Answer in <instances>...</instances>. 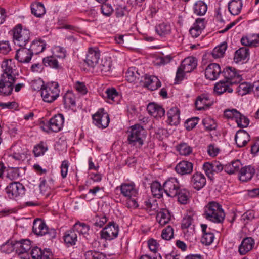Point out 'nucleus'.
<instances>
[{
  "label": "nucleus",
  "instance_id": "nucleus-1",
  "mask_svg": "<svg viewBox=\"0 0 259 259\" xmlns=\"http://www.w3.org/2000/svg\"><path fill=\"white\" fill-rule=\"evenodd\" d=\"M1 66L3 73L0 77V95L7 96L13 92L17 73L13 68L11 60L3 61Z\"/></svg>",
  "mask_w": 259,
  "mask_h": 259
},
{
  "label": "nucleus",
  "instance_id": "nucleus-2",
  "mask_svg": "<svg viewBox=\"0 0 259 259\" xmlns=\"http://www.w3.org/2000/svg\"><path fill=\"white\" fill-rule=\"evenodd\" d=\"M222 74L224 77V79L215 84L214 91L219 95L226 92L232 93L233 89L229 85L239 82L241 80V76L237 73L236 69L232 67H226L222 71Z\"/></svg>",
  "mask_w": 259,
  "mask_h": 259
},
{
  "label": "nucleus",
  "instance_id": "nucleus-3",
  "mask_svg": "<svg viewBox=\"0 0 259 259\" xmlns=\"http://www.w3.org/2000/svg\"><path fill=\"white\" fill-rule=\"evenodd\" d=\"M205 218L215 223H222L224 220L225 214L222 206L215 201L209 202L204 207Z\"/></svg>",
  "mask_w": 259,
  "mask_h": 259
},
{
  "label": "nucleus",
  "instance_id": "nucleus-4",
  "mask_svg": "<svg viewBox=\"0 0 259 259\" xmlns=\"http://www.w3.org/2000/svg\"><path fill=\"white\" fill-rule=\"evenodd\" d=\"M40 89L41 96L45 102L52 103L59 96L60 90L57 82L49 83Z\"/></svg>",
  "mask_w": 259,
  "mask_h": 259
},
{
  "label": "nucleus",
  "instance_id": "nucleus-5",
  "mask_svg": "<svg viewBox=\"0 0 259 259\" xmlns=\"http://www.w3.org/2000/svg\"><path fill=\"white\" fill-rule=\"evenodd\" d=\"M30 32L26 29H23L21 24H18L13 29L14 43L19 47H25L29 41Z\"/></svg>",
  "mask_w": 259,
  "mask_h": 259
},
{
  "label": "nucleus",
  "instance_id": "nucleus-6",
  "mask_svg": "<svg viewBox=\"0 0 259 259\" xmlns=\"http://www.w3.org/2000/svg\"><path fill=\"white\" fill-rule=\"evenodd\" d=\"M64 122V118L63 114H58L52 117L41 126V128L47 133L58 132L62 128Z\"/></svg>",
  "mask_w": 259,
  "mask_h": 259
},
{
  "label": "nucleus",
  "instance_id": "nucleus-7",
  "mask_svg": "<svg viewBox=\"0 0 259 259\" xmlns=\"http://www.w3.org/2000/svg\"><path fill=\"white\" fill-rule=\"evenodd\" d=\"M8 197L10 199H15L22 196L25 192V187L19 182L11 183L5 189Z\"/></svg>",
  "mask_w": 259,
  "mask_h": 259
},
{
  "label": "nucleus",
  "instance_id": "nucleus-8",
  "mask_svg": "<svg viewBox=\"0 0 259 259\" xmlns=\"http://www.w3.org/2000/svg\"><path fill=\"white\" fill-rule=\"evenodd\" d=\"M92 118L95 125L99 128H105L110 122L109 116L103 108L99 109L93 115Z\"/></svg>",
  "mask_w": 259,
  "mask_h": 259
},
{
  "label": "nucleus",
  "instance_id": "nucleus-9",
  "mask_svg": "<svg viewBox=\"0 0 259 259\" xmlns=\"http://www.w3.org/2000/svg\"><path fill=\"white\" fill-rule=\"evenodd\" d=\"M180 188L179 182L175 178H170L163 183L164 191L168 197H176Z\"/></svg>",
  "mask_w": 259,
  "mask_h": 259
},
{
  "label": "nucleus",
  "instance_id": "nucleus-10",
  "mask_svg": "<svg viewBox=\"0 0 259 259\" xmlns=\"http://www.w3.org/2000/svg\"><path fill=\"white\" fill-rule=\"evenodd\" d=\"M203 168L208 178L213 181L214 179V175L222 171L224 167L219 161H215L211 163L205 162Z\"/></svg>",
  "mask_w": 259,
  "mask_h": 259
},
{
  "label": "nucleus",
  "instance_id": "nucleus-11",
  "mask_svg": "<svg viewBox=\"0 0 259 259\" xmlns=\"http://www.w3.org/2000/svg\"><path fill=\"white\" fill-rule=\"evenodd\" d=\"M119 226L114 222L109 224L101 231V236L106 240H111L116 238L118 235Z\"/></svg>",
  "mask_w": 259,
  "mask_h": 259
},
{
  "label": "nucleus",
  "instance_id": "nucleus-12",
  "mask_svg": "<svg viewBox=\"0 0 259 259\" xmlns=\"http://www.w3.org/2000/svg\"><path fill=\"white\" fill-rule=\"evenodd\" d=\"M16 252L22 259H27L28 256L27 252L31 248V242L25 239L15 241Z\"/></svg>",
  "mask_w": 259,
  "mask_h": 259
},
{
  "label": "nucleus",
  "instance_id": "nucleus-13",
  "mask_svg": "<svg viewBox=\"0 0 259 259\" xmlns=\"http://www.w3.org/2000/svg\"><path fill=\"white\" fill-rule=\"evenodd\" d=\"M119 188L121 194L127 198L136 197L138 194V191L136 189L135 185L133 183H122L116 189Z\"/></svg>",
  "mask_w": 259,
  "mask_h": 259
},
{
  "label": "nucleus",
  "instance_id": "nucleus-14",
  "mask_svg": "<svg viewBox=\"0 0 259 259\" xmlns=\"http://www.w3.org/2000/svg\"><path fill=\"white\" fill-rule=\"evenodd\" d=\"M100 56V52L98 49L90 48L87 54L84 62L89 67L94 68L98 64Z\"/></svg>",
  "mask_w": 259,
  "mask_h": 259
},
{
  "label": "nucleus",
  "instance_id": "nucleus-15",
  "mask_svg": "<svg viewBox=\"0 0 259 259\" xmlns=\"http://www.w3.org/2000/svg\"><path fill=\"white\" fill-rule=\"evenodd\" d=\"M222 73L221 67L218 64L211 63L207 66L205 71V76L207 79L216 80Z\"/></svg>",
  "mask_w": 259,
  "mask_h": 259
},
{
  "label": "nucleus",
  "instance_id": "nucleus-16",
  "mask_svg": "<svg viewBox=\"0 0 259 259\" xmlns=\"http://www.w3.org/2000/svg\"><path fill=\"white\" fill-rule=\"evenodd\" d=\"M212 103L213 101L211 100L209 95L202 94L197 98L195 104L198 110H202L208 108Z\"/></svg>",
  "mask_w": 259,
  "mask_h": 259
},
{
  "label": "nucleus",
  "instance_id": "nucleus-17",
  "mask_svg": "<svg viewBox=\"0 0 259 259\" xmlns=\"http://www.w3.org/2000/svg\"><path fill=\"white\" fill-rule=\"evenodd\" d=\"M190 184L195 189L200 190L206 184L205 177L200 172H196L191 177Z\"/></svg>",
  "mask_w": 259,
  "mask_h": 259
},
{
  "label": "nucleus",
  "instance_id": "nucleus-18",
  "mask_svg": "<svg viewBox=\"0 0 259 259\" xmlns=\"http://www.w3.org/2000/svg\"><path fill=\"white\" fill-rule=\"evenodd\" d=\"M32 56L31 51L23 47L17 50L15 58L19 62L25 64L30 62Z\"/></svg>",
  "mask_w": 259,
  "mask_h": 259
},
{
  "label": "nucleus",
  "instance_id": "nucleus-19",
  "mask_svg": "<svg viewBox=\"0 0 259 259\" xmlns=\"http://www.w3.org/2000/svg\"><path fill=\"white\" fill-rule=\"evenodd\" d=\"M193 163L188 161H182L175 167L176 172L181 175H190L193 170Z\"/></svg>",
  "mask_w": 259,
  "mask_h": 259
},
{
  "label": "nucleus",
  "instance_id": "nucleus-20",
  "mask_svg": "<svg viewBox=\"0 0 259 259\" xmlns=\"http://www.w3.org/2000/svg\"><path fill=\"white\" fill-rule=\"evenodd\" d=\"M204 28V19L197 18L196 19L193 26L190 28L189 32L193 37L196 38L201 34Z\"/></svg>",
  "mask_w": 259,
  "mask_h": 259
},
{
  "label": "nucleus",
  "instance_id": "nucleus-21",
  "mask_svg": "<svg viewBox=\"0 0 259 259\" xmlns=\"http://www.w3.org/2000/svg\"><path fill=\"white\" fill-rule=\"evenodd\" d=\"M238 173L240 180L247 182L252 179L255 173V169L251 165L245 166L240 168Z\"/></svg>",
  "mask_w": 259,
  "mask_h": 259
},
{
  "label": "nucleus",
  "instance_id": "nucleus-22",
  "mask_svg": "<svg viewBox=\"0 0 259 259\" xmlns=\"http://www.w3.org/2000/svg\"><path fill=\"white\" fill-rule=\"evenodd\" d=\"M250 140V136L244 130H238L235 136V141L238 147H243Z\"/></svg>",
  "mask_w": 259,
  "mask_h": 259
},
{
  "label": "nucleus",
  "instance_id": "nucleus-23",
  "mask_svg": "<svg viewBox=\"0 0 259 259\" xmlns=\"http://www.w3.org/2000/svg\"><path fill=\"white\" fill-rule=\"evenodd\" d=\"M254 245V241L251 237H246L243 239L239 246L238 252L240 255H245L250 251Z\"/></svg>",
  "mask_w": 259,
  "mask_h": 259
},
{
  "label": "nucleus",
  "instance_id": "nucleus-24",
  "mask_svg": "<svg viewBox=\"0 0 259 259\" xmlns=\"http://www.w3.org/2000/svg\"><path fill=\"white\" fill-rule=\"evenodd\" d=\"M197 65L195 58L190 56L184 59L180 66L186 73H189L194 70Z\"/></svg>",
  "mask_w": 259,
  "mask_h": 259
},
{
  "label": "nucleus",
  "instance_id": "nucleus-25",
  "mask_svg": "<svg viewBox=\"0 0 259 259\" xmlns=\"http://www.w3.org/2000/svg\"><path fill=\"white\" fill-rule=\"evenodd\" d=\"M144 85L151 91H154L161 87V82L155 76L145 74L144 75Z\"/></svg>",
  "mask_w": 259,
  "mask_h": 259
},
{
  "label": "nucleus",
  "instance_id": "nucleus-26",
  "mask_svg": "<svg viewBox=\"0 0 259 259\" xmlns=\"http://www.w3.org/2000/svg\"><path fill=\"white\" fill-rule=\"evenodd\" d=\"M148 113L154 117H161L165 114L164 109L155 103H150L147 107Z\"/></svg>",
  "mask_w": 259,
  "mask_h": 259
},
{
  "label": "nucleus",
  "instance_id": "nucleus-27",
  "mask_svg": "<svg viewBox=\"0 0 259 259\" xmlns=\"http://www.w3.org/2000/svg\"><path fill=\"white\" fill-rule=\"evenodd\" d=\"M115 14L118 21H123V23H130L129 12L125 6H117L115 9Z\"/></svg>",
  "mask_w": 259,
  "mask_h": 259
},
{
  "label": "nucleus",
  "instance_id": "nucleus-28",
  "mask_svg": "<svg viewBox=\"0 0 259 259\" xmlns=\"http://www.w3.org/2000/svg\"><path fill=\"white\" fill-rule=\"evenodd\" d=\"M32 231L37 235L43 236L48 231V227L44 222L38 219L33 222Z\"/></svg>",
  "mask_w": 259,
  "mask_h": 259
},
{
  "label": "nucleus",
  "instance_id": "nucleus-29",
  "mask_svg": "<svg viewBox=\"0 0 259 259\" xmlns=\"http://www.w3.org/2000/svg\"><path fill=\"white\" fill-rule=\"evenodd\" d=\"M46 44L45 42L39 39L38 40H34L32 41L30 46L29 50L32 53V55L38 54L45 50Z\"/></svg>",
  "mask_w": 259,
  "mask_h": 259
},
{
  "label": "nucleus",
  "instance_id": "nucleus-30",
  "mask_svg": "<svg viewBox=\"0 0 259 259\" xmlns=\"http://www.w3.org/2000/svg\"><path fill=\"white\" fill-rule=\"evenodd\" d=\"M11 150L13 153L10 157L17 161L24 160L26 158V153L25 150L22 149L20 146H12Z\"/></svg>",
  "mask_w": 259,
  "mask_h": 259
},
{
  "label": "nucleus",
  "instance_id": "nucleus-31",
  "mask_svg": "<svg viewBox=\"0 0 259 259\" xmlns=\"http://www.w3.org/2000/svg\"><path fill=\"white\" fill-rule=\"evenodd\" d=\"M201 227L203 232V236L201 238V242L206 245H210L213 241L214 235L213 233L207 232V225L206 224H201Z\"/></svg>",
  "mask_w": 259,
  "mask_h": 259
},
{
  "label": "nucleus",
  "instance_id": "nucleus-32",
  "mask_svg": "<svg viewBox=\"0 0 259 259\" xmlns=\"http://www.w3.org/2000/svg\"><path fill=\"white\" fill-rule=\"evenodd\" d=\"M56 56H47L43 58L42 63L46 67L55 69H60L62 68L61 65L59 63Z\"/></svg>",
  "mask_w": 259,
  "mask_h": 259
},
{
  "label": "nucleus",
  "instance_id": "nucleus-33",
  "mask_svg": "<svg viewBox=\"0 0 259 259\" xmlns=\"http://www.w3.org/2000/svg\"><path fill=\"white\" fill-rule=\"evenodd\" d=\"M77 234L73 228L67 231L64 236V240L68 246L75 244L77 241Z\"/></svg>",
  "mask_w": 259,
  "mask_h": 259
},
{
  "label": "nucleus",
  "instance_id": "nucleus-34",
  "mask_svg": "<svg viewBox=\"0 0 259 259\" xmlns=\"http://www.w3.org/2000/svg\"><path fill=\"white\" fill-rule=\"evenodd\" d=\"M171 26L169 24L162 23L155 26L156 33L161 37H166L171 33Z\"/></svg>",
  "mask_w": 259,
  "mask_h": 259
},
{
  "label": "nucleus",
  "instance_id": "nucleus-35",
  "mask_svg": "<svg viewBox=\"0 0 259 259\" xmlns=\"http://www.w3.org/2000/svg\"><path fill=\"white\" fill-rule=\"evenodd\" d=\"M242 5L241 0H232L228 4L229 11L232 15H237L240 13Z\"/></svg>",
  "mask_w": 259,
  "mask_h": 259
},
{
  "label": "nucleus",
  "instance_id": "nucleus-36",
  "mask_svg": "<svg viewBox=\"0 0 259 259\" xmlns=\"http://www.w3.org/2000/svg\"><path fill=\"white\" fill-rule=\"evenodd\" d=\"M31 11L32 14L37 17H41L46 13L45 7L40 2H34L31 5Z\"/></svg>",
  "mask_w": 259,
  "mask_h": 259
},
{
  "label": "nucleus",
  "instance_id": "nucleus-37",
  "mask_svg": "<svg viewBox=\"0 0 259 259\" xmlns=\"http://www.w3.org/2000/svg\"><path fill=\"white\" fill-rule=\"evenodd\" d=\"M249 55L248 49L245 47L241 48L235 52L234 60L236 63L244 61L247 59Z\"/></svg>",
  "mask_w": 259,
  "mask_h": 259
},
{
  "label": "nucleus",
  "instance_id": "nucleus-38",
  "mask_svg": "<svg viewBox=\"0 0 259 259\" xmlns=\"http://www.w3.org/2000/svg\"><path fill=\"white\" fill-rule=\"evenodd\" d=\"M151 191L153 195L157 198H160L163 196L164 191L163 185L157 182H153L151 185Z\"/></svg>",
  "mask_w": 259,
  "mask_h": 259
},
{
  "label": "nucleus",
  "instance_id": "nucleus-39",
  "mask_svg": "<svg viewBox=\"0 0 259 259\" xmlns=\"http://www.w3.org/2000/svg\"><path fill=\"white\" fill-rule=\"evenodd\" d=\"M176 150L179 154L183 156H188L190 155L193 150L192 147L188 143L181 142L176 147Z\"/></svg>",
  "mask_w": 259,
  "mask_h": 259
},
{
  "label": "nucleus",
  "instance_id": "nucleus-40",
  "mask_svg": "<svg viewBox=\"0 0 259 259\" xmlns=\"http://www.w3.org/2000/svg\"><path fill=\"white\" fill-rule=\"evenodd\" d=\"M242 164L239 160L232 161L231 163L224 166L225 171L228 174L231 175L239 172Z\"/></svg>",
  "mask_w": 259,
  "mask_h": 259
},
{
  "label": "nucleus",
  "instance_id": "nucleus-41",
  "mask_svg": "<svg viewBox=\"0 0 259 259\" xmlns=\"http://www.w3.org/2000/svg\"><path fill=\"white\" fill-rule=\"evenodd\" d=\"M111 66V58H105L104 60H102L101 63L98 65L97 69L103 74H105L110 71Z\"/></svg>",
  "mask_w": 259,
  "mask_h": 259
},
{
  "label": "nucleus",
  "instance_id": "nucleus-42",
  "mask_svg": "<svg viewBox=\"0 0 259 259\" xmlns=\"http://www.w3.org/2000/svg\"><path fill=\"white\" fill-rule=\"evenodd\" d=\"M64 105L66 108H71L75 106V97L73 94L67 91L63 96Z\"/></svg>",
  "mask_w": 259,
  "mask_h": 259
},
{
  "label": "nucleus",
  "instance_id": "nucleus-43",
  "mask_svg": "<svg viewBox=\"0 0 259 259\" xmlns=\"http://www.w3.org/2000/svg\"><path fill=\"white\" fill-rule=\"evenodd\" d=\"M178 191L176 196L177 197L178 201L181 204H187L189 200V192L186 189L181 188Z\"/></svg>",
  "mask_w": 259,
  "mask_h": 259
},
{
  "label": "nucleus",
  "instance_id": "nucleus-44",
  "mask_svg": "<svg viewBox=\"0 0 259 259\" xmlns=\"http://www.w3.org/2000/svg\"><path fill=\"white\" fill-rule=\"evenodd\" d=\"M207 10V5L203 1L197 2L194 6V12L197 15H204Z\"/></svg>",
  "mask_w": 259,
  "mask_h": 259
},
{
  "label": "nucleus",
  "instance_id": "nucleus-45",
  "mask_svg": "<svg viewBox=\"0 0 259 259\" xmlns=\"http://www.w3.org/2000/svg\"><path fill=\"white\" fill-rule=\"evenodd\" d=\"M72 228L77 233L85 235L88 234L90 227L85 223L77 222L73 225Z\"/></svg>",
  "mask_w": 259,
  "mask_h": 259
},
{
  "label": "nucleus",
  "instance_id": "nucleus-46",
  "mask_svg": "<svg viewBox=\"0 0 259 259\" xmlns=\"http://www.w3.org/2000/svg\"><path fill=\"white\" fill-rule=\"evenodd\" d=\"M145 132L143 126L139 124H136L131 127L130 134L128 136H130L131 139L133 138V135L142 138Z\"/></svg>",
  "mask_w": 259,
  "mask_h": 259
},
{
  "label": "nucleus",
  "instance_id": "nucleus-47",
  "mask_svg": "<svg viewBox=\"0 0 259 259\" xmlns=\"http://www.w3.org/2000/svg\"><path fill=\"white\" fill-rule=\"evenodd\" d=\"M227 48L226 42H223L218 47H215L212 51V55L214 58L223 57Z\"/></svg>",
  "mask_w": 259,
  "mask_h": 259
},
{
  "label": "nucleus",
  "instance_id": "nucleus-48",
  "mask_svg": "<svg viewBox=\"0 0 259 259\" xmlns=\"http://www.w3.org/2000/svg\"><path fill=\"white\" fill-rule=\"evenodd\" d=\"M170 214L166 209L161 210L158 213V217L160 218L159 223L161 225H164L167 223L170 219Z\"/></svg>",
  "mask_w": 259,
  "mask_h": 259
},
{
  "label": "nucleus",
  "instance_id": "nucleus-49",
  "mask_svg": "<svg viewBox=\"0 0 259 259\" xmlns=\"http://www.w3.org/2000/svg\"><path fill=\"white\" fill-rule=\"evenodd\" d=\"M84 256L85 259H107L105 254L96 251H88Z\"/></svg>",
  "mask_w": 259,
  "mask_h": 259
},
{
  "label": "nucleus",
  "instance_id": "nucleus-50",
  "mask_svg": "<svg viewBox=\"0 0 259 259\" xmlns=\"http://www.w3.org/2000/svg\"><path fill=\"white\" fill-rule=\"evenodd\" d=\"M252 91V84L244 82L239 84L237 92L241 96H244L250 93Z\"/></svg>",
  "mask_w": 259,
  "mask_h": 259
},
{
  "label": "nucleus",
  "instance_id": "nucleus-51",
  "mask_svg": "<svg viewBox=\"0 0 259 259\" xmlns=\"http://www.w3.org/2000/svg\"><path fill=\"white\" fill-rule=\"evenodd\" d=\"M106 97L109 103L115 101V99L118 97V93L115 88H108L105 92Z\"/></svg>",
  "mask_w": 259,
  "mask_h": 259
},
{
  "label": "nucleus",
  "instance_id": "nucleus-52",
  "mask_svg": "<svg viewBox=\"0 0 259 259\" xmlns=\"http://www.w3.org/2000/svg\"><path fill=\"white\" fill-rule=\"evenodd\" d=\"M144 208L149 211H156L158 208V204L154 198H149L144 202Z\"/></svg>",
  "mask_w": 259,
  "mask_h": 259
},
{
  "label": "nucleus",
  "instance_id": "nucleus-53",
  "mask_svg": "<svg viewBox=\"0 0 259 259\" xmlns=\"http://www.w3.org/2000/svg\"><path fill=\"white\" fill-rule=\"evenodd\" d=\"M161 237L164 240H170L174 237V229L170 226H167L162 230Z\"/></svg>",
  "mask_w": 259,
  "mask_h": 259
},
{
  "label": "nucleus",
  "instance_id": "nucleus-54",
  "mask_svg": "<svg viewBox=\"0 0 259 259\" xmlns=\"http://www.w3.org/2000/svg\"><path fill=\"white\" fill-rule=\"evenodd\" d=\"M15 249V242L7 241L1 247L2 252L6 253H10Z\"/></svg>",
  "mask_w": 259,
  "mask_h": 259
},
{
  "label": "nucleus",
  "instance_id": "nucleus-55",
  "mask_svg": "<svg viewBox=\"0 0 259 259\" xmlns=\"http://www.w3.org/2000/svg\"><path fill=\"white\" fill-rule=\"evenodd\" d=\"M48 150L47 146L43 143L41 142L37 146H35L33 149L34 155L36 157L43 155Z\"/></svg>",
  "mask_w": 259,
  "mask_h": 259
},
{
  "label": "nucleus",
  "instance_id": "nucleus-56",
  "mask_svg": "<svg viewBox=\"0 0 259 259\" xmlns=\"http://www.w3.org/2000/svg\"><path fill=\"white\" fill-rule=\"evenodd\" d=\"M202 122L206 130L212 131L217 127L214 120L210 118H206L203 120Z\"/></svg>",
  "mask_w": 259,
  "mask_h": 259
},
{
  "label": "nucleus",
  "instance_id": "nucleus-57",
  "mask_svg": "<svg viewBox=\"0 0 259 259\" xmlns=\"http://www.w3.org/2000/svg\"><path fill=\"white\" fill-rule=\"evenodd\" d=\"M224 115L227 118H234L236 120L237 118L240 116V113L235 109H228L224 111Z\"/></svg>",
  "mask_w": 259,
  "mask_h": 259
},
{
  "label": "nucleus",
  "instance_id": "nucleus-58",
  "mask_svg": "<svg viewBox=\"0 0 259 259\" xmlns=\"http://www.w3.org/2000/svg\"><path fill=\"white\" fill-rule=\"evenodd\" d=\"M236 122L239 127H246L249 124V120L247 118L240 113V116L236 118Z\"/></svg>",
  "mask_w": 259,
  "mask_h": 259
},
{
  "label": "nucleus",
  "instance_id": "nucleus-59",
  "mask_svg": "<svg viewBox=\"0 0 259 259\" xmlns=\"http://www.w3.org/2000/svg\"><path fill=\"white\" fill-rule=\"evenodd\" d=\"M198 117H194L188 119L185 123V126L188 131L192 130L198 123Z\"/></svg>",
  "mask_w": 259,
  "mask_h": 259
},
{
  "label": "nucleus",
  "instance_id": "nucleus-60",
  "mask_svg": "<svg viewBox=\"0 0 259 259\" xmlns=\"http://www.w3.org/2000/svg\"><path fill=\"white\" fill-rule=\"evenodd\" d=\"M101 12L106 16H109L113 12V9L112 6L108 4H103L101 8Z\"/></svg>",
  "mask_w": 259,
  "mask_h": 259
},
{
  "label": "nucleus",
  "instance_id": "nucleus-61",
  "mask_svg": "<svg viewBox=\"0 0 259 259\" xmlns=\"http://www.w3.org/2000/svg\"><path fill=\"white\" fill-rule=\"evenodd\" d=\"M31 254L33 259H42V250L37 246L32 249Z\"/></svg>",
  "mask_w": 259,
  "mask_h": 259
},
{
  "label": "nucleus",
  "instance_id": "nucleus-62",
  "mask_svg": "<svg viewBox=\"0 0 259 259\" xmlns=\"http://www.w3.org/2000/svg\"><path fill=\"white\" fill-rule=\"evenodd\" d=\"M193 219L192 217L190 215H186L185 216L182 222L181 227L182 229H186L189 227L192 222H193Z\"/></svg>",
  "mask_w": 259,
  "mask_h": 259
},
{
  "label": "nucleus",
  "instance_id": "nucleus-63",
  "mask_svg": "<svg viewBox=\"0 0 259 259\" xmlns=\"http://www.w3.org/2000/svg\"><path fill=\"white\" fill-rule=\"evenodd\" d=\"M148 247L150 250L154 253H156L158 247V244L157 241L154 239H150L148 241Z\"/></svg>",
  "mask_w": 259,
  "mask_h": 259
},
{
  "label": "nucleus",
  "instance_id": "nucleus-64",
  "mask_svg": "<svg viewBox=\"0 0 259 259\" xmlns=\"http://www.w3.org/2000/svg\"><path fill=\"white\" fill-rule=\"evenodd\" d=\"M11 50L10 46L8 41H2L0 42V52L3 54H7Z\"/></svg>",
  "mask_w": 259,
  "mask_h": 259
}]
</instances>
